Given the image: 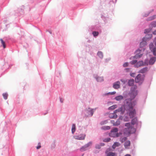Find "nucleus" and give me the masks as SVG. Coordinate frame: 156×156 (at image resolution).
Listing matches in <instances>:
<instances>
[{"label": "nucleus", "mask_w": 156, "mask_h": 156, "mask_svg": "<svg viewBox=\"0 0 156 156\" xmlns=\"http://www.w3.org/2000/svg\"><path fill=\"white\" fill-rule=\"evenodd\" d=\"M136 105V102L134 101H127L124 105L122 106L123 109L127 112V114L129 115L130 118L133 117L136 115V111L135 109L133 107Z\"/></svg>", "instance_id": "obj_1"}, {"label": "nucleus", "mask_w": 156, "mask_h": 156, "mask_svg": "<svg viewBox=\"0 0 156 156\" xmlns=\"http://www.w3.org/2000/svg\"><path fill=\"white\" fill-rule=\"evenodd\" d=\"M117 112H120L122 114H123L124 113V110L123 109L122 107H120L118 109L114 111V113H111L109 114V117L111 119H115L117 118V115L116 114Z\"/></svg>", "instance_id": "obj_2"}, {"label": "nucleus", "mask_w": 156, "mask_h": 156, "mask_svg": "<svg viewBox=\"0 0 156 156\" xmlns=\"http://www.w3.org/2000/svg\"><path fill=\"white\" fill-rule=\"evenodd\" d=\"M137 88V87L136 85L134 86L131 88V97L132 99L134 98L137 94L138 92L136 90Z\"/></svg>", "instance_id": "obj_3"}, {"label": "nucleus", "mask_w": 156, "mask_h": 156, "mask_svg": "<svg viewBox=\"0 0 156 156\" xmlns=\"http://www.w3.org/2000/svg\"><path fill=\"white\" fill-rule=\"evenodd\" d=\"M149 37H147V35H146L145 37H144L143 39V41L140 43V48H143L147 44L146 41L149 38H151L152 37L151 35H149Z\"/></svg>", "instance_id": "obj_4"}, {"label": "nucleus", "mask_w": 156, "mask_h": 156, "mask_svg": "<svg viewBox=\"0 0 156 156\" xmlns=\"http://www.w3.org/2000/svg\"><path fill=\"white\" fill-rule=\"evenodd\" d=\"M148 65V60H145L144 62L142 61L138 62L134 65V66L135 67L138 68L142 66Z\"/></svg>", "instance_id": "obj_5"}, {"label": "nucleus", "mask_w": 156, "mask_h": 156, "mask_svg": "<svg viewBox=\"0 0 156 156\" xmlns=\"http://www.w3.org/2000/svg\"><path fill=\"white\" fill-rule=\"evenodd\" d=\"M118 129L117 128H115L112 130L111 133H110V136L112 137H118L119 134L117 133Z\"/></svg>", "instance_id": "obj_6"}, {"label": "nucleus", "mask_w": 156, "mask_h": 156, "mask_svg": "<svg viewBox=\"0 0 156 156\" xmlns=\"http://www.w3.org/2000/svg\"><path fill=\"white\" fill-rule=\"evenodd\" d=\"M144 76L139 74L136 77L135 80L136 83H142L144 80Z\"/></svg>", "instance_id": "obj_7"}, {"label": "nucleus", "mask_w": 156, "mask_h": 156, "mask_svg": "<svg viewBox=\"0 0 156 156\" xmlns=\"http://www.w3.org/2000/svg\"><path fill=\"white\" fill-rule=\"evenodd\" d=\"M144 49L143 48V49L137 50L136 51V54L135 55V57L136 58H139L142 57L143 55V52L144 51Z\"/></svg>", "instance_id": "obj_8"}, {"label": "nucleus", "mask_w": 156, "mask_h": 156, "mask_svg": "<svg viewBox=\"0 0 156 156\" xmlns=\"http://www.w3.org/2000/svg\"><path fill=\"white\" fill-rule=\"evenodd\" d=\"M86 135L84 134H81L79 135H76L74 136V138L77 140H83L84 139Z\"/></svg>", "instance_id": "obj_9"}, {"label": "nucleus", "mask_w": 156, "mask_h": 156, "mask_svg": "<svg viewBox=\"0 0 156 156\" xmlns=\"http://www.w3.org/2000/svg\"><path fill=\"white\" fill-rule=\"evenodd\" d=\"M120 82L119 81H117L114 83L113 85V87L115 89H118L120 88Z\"/></svg>", "instance_id": "obj_10"}, {"label": "nucleus", "mask_w": 156, "mask_h": 156, "mask_svg": "<svg viewBox=\"0 0 156 156\" xmlns=\"http://www.w3.org/2000/svg\"><path fill=\"white\" fill-rule=\"evenodd\" d=\"M156 60V57H152L150 59L149 62H148V64L149 65H153Z\"/></svg>", "instance_id": "obj_11"}, {"label": "nucleus", "mask_w": 156, "mask_h": 156, "mask_svg": "<svg viewBox=\"0 0 156 156\" xmlns=\"http://www.w3.org/2000/svg\"><path fill=\"white\" fill-rule=\"evenodd\" d=\"M148 71V68L147 67H144L140 70L139 72V73H146Z\"/></svg>", "instance_id": "obj_12"}, {"label": "nucleus", "mask_w": 156, "mask_h": 156, "mask_svg": "<svg viewBox=\"0 0 156 156\" xmlns=\"http://www.w3.org/2000/svg\"><path fill=\"white\" fill-rule=\"evenodd\" d=\"M130 142L129 140L126 141L124 144V146L125 148H128V147L130 146Z\"/></svg>", "instance_id": "obj_13"}, {"label": "nucleus", "mask_w": 156, "mask_h": 156, "mask_svg": "<svg viewBox=\"0 0 156 156\" xmlns=\"http://www.w3.org/2000/svg\"><path fill=\"white\" fill-rule=\"evenodd\" d=\"M120 145V144L118 142H115L114 143L112 146V147L113 149H115L116 147H119Z\"/></svg>", "instance_id": "obj_14"}, {"label": "nucleus", "mask_w": 156, "mask_h": 156, "mask_svg": "<svg viewBox=\"0 0 156 156\" xmlns=\"http://www.w3.org/2000/svg\"><path fill=\"white\" fill-rule=\"evenodd\" d=\"M134 83V79H131L129 80L128 85L129 86H133Z\"/></svg>", "instance_id": "obj_15"}, {"label": "nucleus", "mask_w": 156, "mask_h": 156, "mask_svg": "<svg viewBox=\"0 0 156 156\" xmlns=\"http://www.w3.org/2000/svg\"><path fill=\"white\" fill-rule=\"evenodd\" d=\"M115 98L116 101H119L123 99V97L121 95H119L116 97Z\"/></svg>", "instance_id": "obj_16"}, {"label": "nucleus", "mask_w": 156, "mask_h": 156, "mask_svg": "<svg viewBox=\"0 0 156 156\" xmlns=\"http://www.w3.org/2000/svg\"><path fill=\"white\" fill-rule=\"evenodd\" d=\"M116 154L113 152H109L107 154V156H116Z\"/></svg>", "instance_id": "obj_17"}, {"label": "nucleus", "mask_w": 156, "mask_h": 156, "mask_svg": "<svg viewBox=\"0 0 156 156\" xmlns=\"http://www.w3.org/2000/svg\"><path fill=\"white\" fill-rule=\"evenodd\" d=\"M104 145V144L103 143H101L100 144H97L96 145L95 147L97 149H100L101 146Z\"/></svg>", "instance_id": "obj_18"}, {"label": "nucleus", "mask_w": 156, "mask_h": 156, "mask_svg": "<svg viewBox=\"0 0 156 156\" xmlns=\"http://www.w3.org/2000/svg\"><path fill=\"white\" fill-rule=\"evenodd\" d=\"M137 122V119L136 118L133 119L131 121V123L132 124L134 125Z\"/></svg>", "instance_id": "obj_19"}, {"label": "nucleus", "mask_w": 156, "mask_h": 156, "mask_svg": "<svg viewBox=\"0 0 156 156\" xmlns=\"http://www.w3.org/2000/svg\"><path fill=\"white\" fill-rule=\"evenodd\" d=\"M76 130V126L75 124H73L72 128V132L73 134Z\"/></svg>", "instance_id": "obj_20"}, {"label": "nucleus", "mask_w": 156, "mask_h": 156, "mask_svg": "<svg viewBox=\"0 0 156 156\" xmlns=\"http://www.w3.org/2000/svg\"><path fill=\"white\" fill-rule=\"evenodd\" d=\"M127 139L126 137H121L120 138V141L122 143H123L124 141H126Z\"/></svg>", "instance_id": "obj_21"}, {"label": "nucleus", "mask_w": 156, "mask_h": 156, "mask_svg": "<svg viewBox=\"0 0 156 156\" xmlns=\"http://www.w3.org/2000/svg\"><path fill=\"white\" fill-rule=\"evenodd\" d=\"M156 17V15H154L148 18L147 19L148 21H150L154 19Z\"/></svg>", "instance_id": "obj_22"}, {"label": "nucleus", "mask_w": 156, "mask_h": 156, "mask_svg": "<svg viewBox=\"0 0 156 156\" xmlns=\"http://www.w3.org/2000/svg\"><path fill=\"white\" fill-rule=\"evenodd\" d=\"M110 129V127L109 126H103L102 127L101 129L103 130H108Z\"/></svg>", "instance_id": "obj_23"}, {"label": "nucleus", "mask_w": 156, "mask_h": 156, "mask_svg": "<svg viewBox=\"0 0 156 156\" xmlns=\"http://www.w3.org/2000/svg\"><path fill=\"white\" fill-rule=\"evenodd\" d=\"M116 105H114L111 106L110 107L108 108L109 110H114L117 108Z\"/></svg>", "instance_id": "obj_24"}, {"label": "nucleus", "mask_w": 156, "mask_h": 156, "mask_svg": "<svg viewBox=\"0 0 156 156\" xmlns=\"http://www.w3.org/2000/svg\"><path fill=\"white\" fill-rule=\"evenodd\" d=\"M0 41H1V43L2 45L4 48H5L6 47V46L5 42L3 41V40L2 39H0Z\"/></svg>", "instance_id": "obj_25"}, {"label": "nucleus", "mask_w": 156, "mask_h": 156, "mask_svg": "<svg viewBox=\"0 0 156 156\" xmlns=\"http://www.w3.org/2000/svg\"><path fill=\"white\" fill-rule=\"evenodd\" d=\"M97 81L98 82H101L103 80V78L102 77H98L96 78Z\"/></svg>", "instance_id": "obj_26"}, {"label": "nucleus", "mask_w": 156, "mask_h": 156, "mask_svg": "<svg viewBox=\"0 0 156 156\" xmlns=\"http://www.w3.org/2000/svg\"><path fill=\"white\" fill-rule=\"evenodd\" d=\"M97 55H98V56L100 58H103V54L101 52V51H99L98 54H97Z\"/></svg>", "instance_id": "obj_27"}, {"label": "nucleus", "mask_w": 156, "mask_h": 156, "mask_svg": "<svg viewBox=\"0 0 156 156\" xmlns=\"http://www.w3.org/2000/svg\"><path fill=\"white\" fill-rule=\"evenodd\" d=\"M120 124V121L118 119V120L115 123H113V124L114 126H117L119 125Z\"/></svg>", "instance_id": "obj_28"}, {"label": "nucleus", "mask_w": 156, "mask_h": 156, "mask_svg": "<svg viewBox=\"0 0 156 156\" xmlns=\"http://www.w3.org/2000/svg\"><path fill=\"white\" fill-rule=\"evenodd\" d=\"M151 25L153 27H156V21H153L151 23Z\"/></svg>", "instance_id": "obj_29"}, {"label": "nucleus", "mask_w": 156, "mask_h": 156, "mask_svg": "<svg viewBox=\"0 0 156 156\" xmlns=\"http://www.w3.org/2000/svg\"><path fill=\"white\" fill-rule=\"evenodd\" d=\"M3 97L5 99H7L8 97V94L7 93H3L2 94Z\"/></svg>", "instance_id": "obj_30"}, {"label": "nucleus", "mask_w": 156, "mask_h": 156, "mask_svg": "<svg viewBox=\"0 0 156 156\" xmlns=\"http://www.w3.org/2000/svg\"><path fill=\"white\" fill-rule=\"evenodd\" d=\"M153 52V55L156 56V48H154L152 50V51H151Z\"/></svg>", "instance_id": "obj_31"}, {"label": "nucleus", "mask_w": 156, "mask_h": 156, "mask_svg": "<svg viewBox=\"0 0 156 156\" xmlns=\"http://www.w3.org/2000/svg\"><path fill=\"white\" fill-rule=\"evenodd\" d=\"M99 33L98 32L93 31L92 33V34L94 37H96L98 35Z\"/></svg>", "instance_id": "obj_32"}, {"label": "nucleus", "mask_w": 156, "mask_h": 156, "mask_svg": "<svg viewBox=\"0 0 156 156\" xmlns=\"http://www.w3.org/2000/svg\"><path fill=\"white\" fill-rule=\"evenodd\" d=\"M154 47V45L153 43H151L149 44V48L151 51H152V50L153 49Z\"/></svg>", "instance_id": "obj_33"}, {"label": "nucleus", "mask_w": 156, "mask_h": 156, "mask_svg": "<svg viewBox=\"0 0 156 156\" xmlns=\"http://www.w3.org/2000/svg\"><path fill=\"white\" fill-rule=\"evenodd\" d=\"M125 126H126L128 127V128H130L131 127V124L130 123H126L125 124Z\"/></svg>", "instance_id": "obj_34"}, {"label": "nucleus", "mask_w": 156, "mask_h": 156, "mask_svg": "<svg viewBox=\"0 0 156 156\" xmlns=\"http://www.w3.org/2000/svg\"><path fill=\"white\" fill-rule=\"evenodd\" d=\"M110 140L111 139L110 138H106V139H104L103 140V141L104 142H107L109 141H110Z\"/></svg>", "instance_id": "obj_35"}, {"label": "nucleus", "mask_w": 156, "mask_h": 156, "mask_svg": "<svg viewBox=\"0 0 156 156\" xmlns=\"http://www.w3.org/2000/svg\"><path fill=\"white\" fill-rule=\"evenodd\" d=\"M137 62V60H133V61H132L130 62V63L132 64H135V63H136Z\"/></svg>", "instance_id": "obj_36"}, {"label": "nucleus", "mask_w": 156, "mask_h": 156, "mask_svg": "<svg viewBox=\"0 0 156 156\" xmlns=\"http://www.w3.org/2000/svg\"><path fill=\"white\" fill-rule=\"evenodd\" d=\"M128 62H125L123 64V66L124 67H126L127 66H128Z\"/></svg>", "instance_id": "obj_37"}, {"label": "nucleus", "mask_w": 156, "mask_h": 156, "mask_svg": "<svg viewBox=\"0 0 156 156\" xmlns=\"http://www.w3.org/2000/svg\"><path fill=\"white\" fill-rule=\"evenodd\" d=\"M91 143H90V142H89V143H88L87 144H86L85 146V147H88L90 145H91Z\"/></svg>", "instance_id": "obj_38"}, {"label": "nucleus", "mask_w": 156, "mask_h": 156, "mask_svg": "<svg viewBox=\"0 0 156 156\" xmlns=\"http://www.w3.org/2000/svg\"><path fill=\"white\" fill-rule=\"evenodd\" d=\"M150 30L149 29H146L144 30V33H148L149 32Z\"/></svg>", "instance_id": "obj_39"}, {"label": "nucleus", "mask_w": 156, "mask_h": 156, "mask_svg": "<svg viewBox=\"0 0 156 156\" xmlns=\"http://www.w3.org/2000/svg\"><path fill=\"white\" fill-rule=\"evenodd\" d=\"M115 92L114 91L111 92H109L108 93V94L113 95L115 94Z\"/></svg>", "instance_id": "obj_40"}, {"label": "nucleus", "mask_w": 156, "mask_h": 156, "mask_svg": "<svg viewBox=\"0 0 156 156\" xmlns=\"http://www.w3.org/2000/svg\"><path fill=\"white\" fill-rule=\"evenodd\" d=\"M93 109H91L90 110V112L91 115V116H92L93 114Z\"/></svg>", "instance_id": "obj_41"}, {"label": "nucleus", "mask_w": 156, "mask_h": 156, "mask_svg": "<svg viewBox=\"0 0 156 156\" xmlns=\"http://www.w3.org/2000/svg\"><path fill=\"white\" fill-rule=\"evenodd\" d=\"M154 43L155 45L156 46V37L154 38Z\"/></svg>", "instance_id": "obj_42"}, {"label": "nucleus", "mask_w": 156, "mask_h": 156, "mask_svg": "<svg viewBox=\"0 0 156 156\" xmlns=\"http://www.w3.org/2000/svg\"><path fill=\"white\" fill-rule=\"evenodd\" d=\"M41 146L40 145H40L37 147V149H39L41 148Z\"/></svg>", "instance_id": "obj_43"}, {"label": "nucleus", "mask_w": 156, "mask_h": 156, "mask_svg": "<svg viewBox=\"0 0 156 156\" xmlns=\"http://www.w3.org/2000/svg\"><path fill=\"white\" fill-rule=\"evenodd\" d=\"M153 34L154 35H156V30L153 31Z\"/></svg>", "instance_id": "obj_44"}, {"label": "nucleus", "mask_w": 156, "mask_h": 156, "mask_svg": "<svg viewBox=\"0 0 156 156\" xmlns=\"http://www.w3.org/2000/svg\"><path fill=\"white\" fill-rule=\"evenodd\" d=\"M60 101L62 103L63 102V100L62 98H60Z\"/></svg>", "instance_id": "obj_45"}, {"label": "nucleus", "mask_w": 156, "mask_h": 156, "mask_svg": "<svg viewBox=\"0 0 156 156\" xmlns=\"http://www.w3.org/2000/svg\"><path fill=\"white\" fill-rule=\"evenodd\" d=\"M125 156H131V155L129 154H126Z\"/></svg>", "instance_id": "obj_46"}, {"label": "nucleus", "mask_w": 156, "mask_h": 156, "mask_svg": "<svg viewBox=\"0 0 156 156\" xmlns=\"http://www.w3.org/2000/svg\"><path fill=\"white\" fill-rule=\"evenodd\" d=\"M111 123L112 124H113V123H115V122L114 121H111Z\"/></svg>", "instance_id": "obj_47"}, {"label": "nucleus", "mask_w": 156, "mask_h": 156, "mask_svg": "<svg viewBox=\"0 0 156 156\" xmlns=\"http://www.w3.org/2000/svg\"><path fill=\"white\" fill-rule=\"evenodd\" d=\"M121 81H122V82H124V83H125V81L124 80H121Z\"/></svg>", "instance_id": "obj_48"}, {"label": "nucleus", "mask_w": 156, "mask_h": 156, "mask_svg": "<svg viewBox=\"0 0 156 156\" xmlns=\"http://www.w3.org/2000/svg\"><path fill=\"white\" fill-rule=\"evenodd\" d=\"M129 69H128V68H126V69H125V70H126L127 71H128V70H129Z\"/></svg>", "instance_id": "obj_49"}, {"label": "nucleus", "mask_w": 156, "mask_h": 156, "mask_svg": "<svg viewBox=\"0 0 156 156\" xmlns=\"http://www.w3.org/2000/svg\"><path fill=\"white\" fill-rule=\"evenodd\" d=\"M83 147L82 148H81V149H82Z\"/></svg>", "instance_id": "obj_50"}, {"label": "nucleus", "mask_w": 156, "mask_h": 156, "mask_svg": "<svg viewBox=\"0 0 156 156\" xmlns=\"http://www.w3.org/2000/svg\"><path fill=\"white\" fill-rule=\"evenodd\" d=\"M133 128L131 126V129Z\"/></svg>", "instance_id": "obj_51"}]
</instances>
